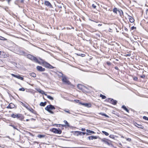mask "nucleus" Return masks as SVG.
I'll use <instances>...</instances> for the list:
<instances>
[{
    "label": "nucleus",
    "instance_id": "nucleus-1",
    "mask_svg": "<svg viewBox=\"0 0 148 148\" xmlns=\"http://www.w3.org/2000/svg\"><path fill=\"white\" fill-rule=\"evenodd\" d=\"M55 108L53 105H50L47 106L45 108V109L49 112L51 114H54V112L51 111L53 110H55Z\"/></svg>",
    "mask_w": 148,
    "mask_h": 148
},
{
    "label": "nucleus",
    "instance_id": "nucleus-2",
    "mask_svg": "<svg viewBox=\"0 0 148 148\" xmlns=\"http://www.w3.org/2000/svg\"><path fill=\"white\" fill-rule=\"evenodd\" d=\"M39 59L42 61V64H44L45 66L47 68H48L49 69H53L54 68V67H53L49 63H47V62L45 61L44 60L42 59L41 58H40Z\"/></svg>",
    "mask_w": 148,
    "mask_h": 148
},
{
    "label": "nucleus",
    "instance_id": "nucleus-3",
    "mask_svg": "<svg viewBox=\"0 0 148 148\" xmlns=\"http://www.w3.org/2000/svg\"><path fill=\"white\" fill-rule=\"evenodd\" d=\"M62 81L64 82L66 84H70V82L68 80L67 77L65 76H62Z\"/></svg>",
    "mask_w": 148,
    "mask_h": 148
},
{
    "label": "nucleus",
    "instance_id": "nucleus-4",
    "mask_svg": "<svg viewBox=\"0 0 148 148\" xmlns=\"http://www.w3.org/2000/svg\"><path fill=\"white\" fill-rule=\"evenodd\" d=\"M52 132L56 134H60L62 131L59 129L58 130L56 128H53L52 129Z\"/></svg>",
    "mask_w": 148,
    "mask_h": 148
},
{
    "label": "nucleus",
    "instance_id": "nucleus-5",
    "mask_svg": "<svg viewBox=\"0 0 148 148\" xmlns=\"http://www.w3.org/2000/svg\"><path fill=\"white\" fill-rule=\"evenodd\" d=\"M44 4L47 6L49 7L50 8H52V6L51 5V3L49 1H45L44 3Z\"/></svg>",
    "mask_w": 148,
    "mask_h": 148
},
{
    "label": "nucleus",
    "instance_id": "nucleus-6",
    "mask_svg": "<svg viewBox=\"0 0 148 148\" xmlns=\"http://www.w3.org/2000/svg\"><path fill=\"white\" fill-rule=\"evenodd\" d=\"M32 60L34 61L35 62L38 63L39 64H42V61H39L38 59L36 57L34 56L32 58Z\"/></svg>",
    "mask_w": 148,
    "mask_h": 148
},
{
    "label": "nucleus",
    "instance_id": "nucleus-7",
    "mask_svg": "<svg viewBox=\"0 0 148 148\" xmlns=\"http://www.w3.org/2000/svg\"><path fill=\"white\" fill-rule=\"evenodd\" d=\"M32 60L34 61L35 62L38 63L39 64H42V61H39L38 59L36 57L34 56L32 58Z\"/></svg>",
    "mask_w": 148,
    "mask_h": 148
},
{
    "label": "nucleus",
    "instance_id": "nucleus-8",
    "mask_svg": "<svg viewBox=\"0 0 148 148\" xmlns=\"http://www.w3.org/2000/svg\"><path fill=\"white\" fill-rule=\"evenodd\" d=\"M37 70L40 71H45V69L43 68L42 66H37L36 67Z\"/></svg>",
    "mask_w": 148,
    "mask_h": 148
},
{
    "label": "nucleus",
    "instance_id": "nucleus-9",
    "mask_svg": "<svg viewBox=\"0 0 148 148\" xmlns=\"http://www.w3.org/2000/svg\"><path fill=\"white\" fill-rule=\"evenodd\" d=\"M110 101L112 104L114 105H115L117 101L114 100L113 99H110Z\"/></svg>",
    "mask_w": 148,
    "mask_h": 148
},
{
    "label": "nucleus",
    "instance_id": "nucleus-10",
    "mask_svg": "<svg viewBox=\"0 0 148 148\" xmlns=\"http://www.w3.org/2000/svg\"><path fill=\"white\" fill-rule=\"evenodd\" d=\"M98 137H99V136H89L88 137V139L89 140H93V139H97Z\"/></svg>",
    "mask_w": 148,
    "mask_h": 148
},
{
    "label": "nucleus",
    "instance_id": "nucleus-11",
    "mask_svg": "<svg viewBox=\"0 0 148 148\" xmlns=\"http://www.w3.org/2000/svg\"><path fill=\"white\" fill-rule=\"evenodd\" d=\"M82 104L83 105H84V106L85 107H86L88 108H90L91 107V105L90 103H82Z\"/></svg>",
    "mask_w": 148,
    "mask_h": 148
},
{
    "label": "nucleus",
    "instance_id": "nucleus-12",
    "mask_svg": "<svg viewBox=\"0 0 148 148\" xmlns=\"http://www.w3.org/2000/svg\"><path fill=\"white\" fill-rule=\"evenodd\" d=\"M14 105L13 104L10 103L7 107V108H12L14 107Z\"/></svg>",
    "mask_w": 148,
    "mask_h": 148
},
{
    "label": "nucleus",
    "instance_id": "nucleus-13",
    "mask_svg": "<svg viewBox=\"0 0 148 148\" xmlns=\"http://www.w3.org/2000/svg\"><path fill=\"white\" fill-rule=\"evenodd\" d=\"M117 14H119L121 16H122V15L123 14L122 10L120 9H118Z\"/></svg>",
    "mask_w": 148,
    "mask_h": 148
},
{
    "label": "nucleus",
    "instance_id": "nucleus-14",
    "mask_svg": "<svg viewBox=\"0 0 148 148\" xmlns=\"http://www.w3.org/2000/svg\"><path fill=\"white\" fill-rule=\"evenodd\" d=\"M26 108L29 111H30L31 112H32V113H33L34 114L35 113V112H36L35 111L34 109H33L32 108H28L27 107H26Z\"/></svg>",
    "mask_w": 148,
    "mask_h": 148
},
{
    "label": "nucleus",
    "instance_id": "nucleus-15",
    "mask_svg": "<svg viewBox=\"0 0 148 148\" xmlns=\"http://www.w3.org/2000/svg\"><path fill=\"white\" fill-rule=\"evenodd\" d=\"M128 17H129V21L131 23H133L134 21V20L132 17L129 16H128Z\"/></svg>",
    "mask_w": 148,
    "mask_h": 148
},
{
    "label": "nucleus",
    "instance_id": "nucleus-16",
    "mask_svg": "<svg viewBox=\"0 0 148 148\" xmlns=\"http://www.w3.org/2000/svg\"><path fill=\"white\" fill-rule=\"evenodd\" d=\"M37 90L38 92L42 95L44 94L45 95V94H46L43 90L40 89H38Z\"/></svg>",
    "mask_w": 148,
    "mask_h": 148
},
{
    "label": "nucleus",
    "instance_id": "nucleus-17",
    "mask_svg": "<svg viewBox=\"0 0 148 148\" xmlns=\"http://www.w3.org/2000/svg\"><path fill=\"white\" fill-rule=\"evenodd\" d=\"M101 141L108 145H109V143L108 141V140L106 139H105V138L102 139H101Z\"/></svg>",
    "mask_w": 148,
    "mask_h": 148
},
{
    "label": "nucleus",
    "instance_id": "nucleus-18",
    "mask_svg": "<svg viewBox=\"0 0 148 148\" xmlns=\"http://www.w3.org/2000/svg\"><path fill=\"white\" fill-rule=\"evenodd\" d=\"M135 125L136 127H137L139 128H143L144 127L142 125H139L137 123Z\"/></svg>",
    "mask_w": 148,
    "mask_h": 148
},
{
    "label": "nucleus",
    "instance_id": "nucleus-19",
    "mask_svg": "<svg viewBox=\"0 0 148 148\" xmlns=\"http://www.w3.org/2000/svg\"><path fill=\"white\" fill-rule=\"evenodd\" d=\"M45 96H47V97L49 99L51 100H53V97H52L49 96V95H47L46 94H45Z\"/></svg>",
    "mask_w": 148,
    "mask_h": 148
},
{
    "label": "nucleus",
    "instance_id": "nucleus-20",
    "mask_svg": "<svg viewBox=\"0 0 148 148\" xmlns=\"http://www.w3.org/2000/svg\"><path fill=\"white\" fill-rule=\"evenodd\" d=\"M46 104L47 102H41L40 104V105L41 106H44L46 105Z\"/></svg>",
    "mask_w": 148,
    "mask_h": 148
},
{
    "label": "nucleus",
    "instance_id": "nucleus-21",
    "mask_svg": "<svg viewBox=\"0 0 148 148\" xmlns=\"http://www.w3.org/2000/svg\"><path fill=\"white\" fill-rule=\"evenodd\" d=\"M118 10V9L117 10L116 8H115L113 9V11L114 13L117 14Z\"/></svg>",
    "mask_w": 148,
    "mask_h": 148
},
{
    "label": "nucleus",
    "instance_id": "nucleus-22",
    "mask_svg": "<svg viewBox=\"0 0 148 148\" xmlns=\"http://www.w3.org/2000/svg\"><path fill=\"white\" fill-rule=\"evenodd\" d=\"M30 75L34 77H36V74L34 73H30Z\"/></svg>",
    "mask_w": 148,
    "mask_h": 148
},
{
    "label": "nucleus",
    "instance_id": "nucleus-23",
    "mask_svg": "<svg viewBox=\"0 0 148 148\" xmlns=\"http://www.w3.org/2000/svg\"><path fill=\"white\" fill-rule=\"evenodd\" d=\"M34 56L31 55L29 54L27 55V58L30 59L32 60Z\"/></svg>",
    "mask_w": 148,
    "mask_h": 148
},
{
    "label": "nucleus",
    "instance_id": "nucleus-24",
    "mask_svg": "<svg viewBox=\"0 0 148 148\" xmlns=\"http://www.w3.org/2000/svg\"><path fill=\"white\" fill-rule=\"evenodd\" d=\"M45 136V135H38L37 136V137L38 138H44Z\"/></svg>",
    "mask_w": 148,
    "mask_h": 148
},
{
    "label": "nucleus",
    "instance_id": "nucleus-25",
    "mask_svg": "<svg viewBox=\"0 0 148 148\" xmlns=\"http://www.w3.org/2000/svg\"><path fill=\"white\" fill-rule=\"evenodd\" d=\"M86 132L88 133H91L92 134H95V132L93 131L90 130H86Z\"/></svg>",
    "mask_w": 148,
    "mask_h": 148
},
{
    "label": "nucleus",
    "instance_id": "nucleus-26",
    "mask_svg": "<svg viewBox=\"0 0 148 148\" xmlns=\"http://www.w3.org/2000/svg\"><path fill=\"white\" fill-rule=\"evenodd\" d=\"M11 116L14 118L18 117V115L17 114H13L11 115Z\"/></svg>",
    "mask_w": 148,
    "mask_h": 148
},
{
    "label": "nucleus",
    "instance_id": "nucleus-27",
    "mask_svg": "<svg viewBox=\"0 0 148 148\" xmlns=\"http://www.w3.org/2000/svg\"><path fill=\"white\" fill-rule=\"evenodd\" d=\"M122 108H123L127 112H128L129 110H128L126 108V107L124 106H122Z\"/></svg>",
    "mask_w": 148,
    "mask_h": 148
},
{
    "label": "nucleus",
    "instance_id": "nucleus-28",
    "mask_svg": "<svg viewBox=\"0 0 148 148\" xmlns=\"http://www.w3.org/2000/svg\"><path fill=\"white\" fill-rule=\"evenodd\" d=\"M77 87L78 89L82 90V86L81 84H78L77 85Z\"/></svg>",
    "mask_w": 148,
    "mask_h": 148
},
{
    "label": "nucleus",
    "instance_id": "nucleus-29",
    "mask_svg": "<svg viewBox=\"0 0 148 148\" xmlns=\"http://www.w3.org/2000/svg\"><path fill=\"white\" fill-rule=\"evenodd\" d=\"M19 54L21 55H25L26 54L23 51H20L19 52Z\"/></svg>",
    "mask_w": 148,
    "mask_h": 148
},
{
    "label": "nucleus",
    "instance_id": "nucleus-30",
    "mask_svg": "<svg viewBox=\"0 0 148 148\" xmlns=\"http://www.w3.org/2000/svg\"><path fill=\"white\" fill-rule=\"evenodd\" d=\"M64 122L65 123V125H64V126L66 125V126H69V124L66 121L64 120Z\"/></svg>",
    "mask_w": 148,
    "mask_h": 148
},
{
    "label": "nucleus",
    "instance_id": "nucleus-31",
    "mask_svg": "<svg viewBox=\"0 0 148 148\" xmlns=\"http://www.w3.org/2000/svg\"><path fill=\"white\" fill-rule=\"evenodd\" d=\"M148 9H147L146 10V14L145 15L144 17L146 19H147L148 18V16L147 15V11Z\"/></svg>",
    "mask_w": 148,
    "mask_h": 148
},
{
    "label": "nucleus",
    "instance_id": "nucleus-32",
    "mask_svg": "<svg viewBox=\"0 0 148 148\" xmlns=\"http://www.w3.org/2000/svg\"><path fill=\"white\" fill-rule=\"evenodd\" d=\"M102 132L103 134H104L105 135H106V136H108L109 135V134L108 132H107L105 131H102Z\"/></svg>",
    "mask_w": 148,
    "mask_h": 148
},
{
    "label": "nucleus",
    "instance_id": "nucleus-33",
    "mask_svg": "<svg viewBox=\"0 0 148 148\" xmlns=\"http://www.w3.org/2000/svg\"><path fill=\"white\" fill-rule=\"evenodd\" d=\"M100 97H101L103 99H105L106 98V97L104 95H103L102 94L100 95Z\"/></svg>",
    "mask_w": 148,
    "mask_h": 148
},
{
    "label": "nucleus",
    "instance_id": "nucleus-34",
    "mask_svg": "<svg viewBox=\"0 0 148 148\" xmlns=\"http://www.w3.org/2000/svg\"><path fill=\"white\" fill-rule=\"evenodd\" d=\"M11 75L12 76H13L14 77H15L17 78H18V76H19V75H14L13 74H12Z\"/></svg>",
    "mask_w": 148,
    "mask_h": 148
},
{
    "label": "nucleus",
    "instance_id": "nucleus-35",
    "mask_svg": "<svg viewBox=\"0 0 148 148\" xmlns=\"http://www.w3.org/2000/svg\"><path fill=\"white\" fill-rule=\"evenodd\" d=\"M109 137L112 138L114 139L115 138L114 136L113 135H110Z\"/></svg>",
    "mask_w": 148,
    "mask_h": 148
},
{
    "label": "nucleus",
    "instance_id": "nucleus-36",
    "mask_svg": "<svg viewBox=\"0 0 148 148\" xmlns=\"http://www.w3.org/2000/svg\"><path fill=\"white\" fill-rule=\"evenodd\" d=\"M18 79H21V80H23V77H21L20 75H19V76H18Z\"/></svg>",
    "mask_w": 148,
    "mask_h": 148
},
{
    "label": "nucleus",
    "instance_id": "nucleus-37",
    "mask_svg": "<svg viewBox=\"0 0 148 148\" xmlns=\"http://www.w3.org/2000/svg\"><path fill=\"white\" fill-rule=\"evenodd\" d=\"M143 119H144L145 120H148V118L146 116H143Z\"/></svg>",
    "mask_w": 148,
    "mask_h": 148
},
{
    "label": "nucleus",
    "instance_id": "nucleus-38",
    "mask_svg": "<svg viewBox=\"0 0 148 148\" xmlns=\"http://www.w3.org/2000/svg\"><path fill=\"white\" fill-rule=\"evenodd\" d=\"M19 90L20 91H24L25 89L23 88H22L19 89Z\"/></svg>",
    "mask_w": 148,
    "mask_h": 148
},
{
    "label": "nucleus",
    "instance_id": "nucleus-39",
    "mask_svg": "<svg viewBox=\"0 0 148 148\" xmlns=\"http://www.w3.org/2000/svg\"><path fill=\"white\" fill-rule=\"evenodd\" d=\"M92 7L94 9H96V6L94 4H92Z\"/></svg>",
    "mask_w": 148,
    "mask_h": 148
},
{
    "label": "nucleus",
    "instance_id": "nucleus-40",
    "mask_svg": "<svg viewBox=\"0 0 148 148\" xmlns=\"http://www.w3.org/2000/svg\"><path fill=\"white\" fill-rule=\"evenodd\" d=\"M133 79L135 81H137L138 79V78L136 77H134Z\"/></svg>",
    "mask_w": 148,
    "mask_h": 148
},
{
    "label": "nucleus",
    "instance_id": "nucleus-41",
    "mask_svg": "<svg viewBox=\"0 0 148 148\" xmlns=\"http://www.w3.org/2000/svg\"><path fill=\"white\" fill-rule=\"evenodd\" d=\"M57 7H58L59 8V9H60V8L61 9V8H62V5H61L60 4V5H57Z\"/></svg>",
    "mask_w": 148,
    "mask_h": 148
},
{
    "label": "nucleus",
    "instance_id": "nucleus-42",
    "mask_svg": "<svg viewBox=\"0 0 148 148\" xmlns=\"http://www.w3.org/2000/svg\"><path fill=\"white\" fill-rule=\"evenodd\" d=\"M79 132H79V131H76V132H75V133H76V134L77 136H78L79 135V133H78Z\"/></svg>",
    "mask_w": 148,
    "mask_h": 148
},
{
    "label": "nucleus",
    "instance_id": "nucleus-43",
    "mask_svg": "<svg viewBox=\"0 0 148 148\" xmlns=\"http://www.w3.org/2000/svg\"><path fill=\"white\" fill-rule=\"evenodd\" d=\"M6 1L8 2V3L9 4L10 2L12 1V0H6Z\"/></svg>",
    "mask_w": 148,
    "mask_h": 148
},
{
    "label": "nucleus",
    "instance_id": "nucleus-44",
    "mask_svg": "<svg viewBox=\"0 0 148 148\" xmlns=\"http://www.w3.org/2000/svg\"><path fill=\"white\" fill-rule=\"evenodd\" d=\"M64 110L67 113H68L69 114H71V113L69 111L66 110V109Z\"/></svg>",
    "mask_w": 148,
    "mask_h": 148
},
{
    "label": "nucleus",
    "instance_id": "nucleus-45",
    "mask_svg": "<svg viewBox=\"0 0 148 148\" xmlns=\"http://www.w3.org/2000/svg\"><path fill=\"white\" fill-rule=\"evenodd\" d=\"M1 38H0V39L1 40H5V38L3 37H0Z\"/></svg>",
    "mask_w": 148,
    "mask_h": 148
},
{
    "label": "nucleus",
    "instance_id": "nucleus-46",
    "mask_svg": "<svg viewBox=\"0 0 148 148\" xmlns=\"http://www.w3.org/2000/svg\"><path fill=\"white\" fill-rule=\"evenodd\" d=\"M11 126H12V127H13L14 129H16V130H17V129L16 128V127H15L14 125H11Z\"/></svg>",
    "mask_w": 148,
    "mask_h": 148
},
{
    "label": "nucleus",
    "instance_id": "nucleus-47",
    "mask_svg": "<svg viewBox=\"0 0 148 148\" xmlns=\"http://www.w3.org/2000/svg\"><path fill=\"white\" fill-rule=\"evenodd\" d=\"M145 77V75H142L140 76V77L142 78H144Z\"/></svg>",
    "mask_w": 148,
    "mask_h": 148
},
{
    "label": "nucleus",
    "instance_id": "nucleus-48",
    "mask_svg": "<svg viewBox=\"0 0 148 148\" xmlns=\"http://www.w3.org/2000/svg\"><path fill=\"white\" fill-rule=\"evenodd\" d=\"M130 55H131V54L130 53H129V54H126V56H130Z\"/></svg>",
    "mask_w": 148,
    "mask_h": 148
},
{
    "label": "nucleus",
    "instance_id": "nucleus-49",
    "mask_svg": "<svg viewBox=\"0 0 148 148\" xmlns=\"http://www.w3.org/2000/svg\"><path fill=\"white\" fill-rule=\"evenodd\" d=\"M127 140L128 141H131V139L130 138H127Z\"/></svg>",
    "mask_w": 148,
    "mask_h": 148
},
{
    "label": "nucleus",
    "instance_id": "nucleus-50",
    "mask_svg": "<svg viewBox=\"0 0 148 148\" xmlns=\"http://www.w3.org/2000/svg\"><path fill=\"white\" fill-rule=\"evenodd\" d=\"M103 115V116H108L107 115H106V114H102Z\"/></svg>",
    "mask_w": 148,
    "mask_h": 148
},
{
    "label": "nucleus",
    "instance_id": "nucleus-51",
    "mask_svg": "<svg viewBox=\"0 0 148 148\" xmlns=\"http://www.w3.org/2000/svg\"><path fill=\"white\" fill-rule=\"evenodd\" d=\"M78 133H79V135H82V132H79Z\"/></svg>",
    "mask_w": 148,
    "mask_h": 148
},
{
    "label": "nucleus",
    "instance_id": "nucleus-52",
    "mask_svg": "<svg viewBox=\"0 0 148 148\" xmlns=\"http://www.w3.org/2000/svg\"><path fill=\"white\" fill-rule=\"evenodd\" d=\"M81 130L82 131H84V130H85V128H82V129H81Z\"/></svg>",
    "mask_w": 148,
    "mask_h": 148
},
{
    "label": "nucleus",
    "instance_id": "nucleus-53",
    "mask_svg": "<svg viewBox=\"0 0 148 148\" xmlns=\"http://www.w3.org/2000/svg\"><path fill=\"white\" fill-rule=\"evenodd\" d=\"M107 63L108 64H110V63L109 62H107Z\"/></svg>",
    "mask_w": 148,
    "mask_h": 148
},
{
    "label": "nucleus",
    "instance_id": "nucleus-54",
    "mask_svg": "<svg viewBox=\"0 0 148 148\" xmlns=\"http://www.w3.org/2000/svg\"><path fill=\"white\" fill-rule=\"evenodd\" d=\"M115 69H117V70L118 69V67H115Z\"/></svg>",
    "mask_w": 148,
    "mask_h": 148
},
{
    "label": "nucleus",
    "instance_id": "nucleus-55",
    "mask_svg": "<svg viewBox=\"0 0 148 148\" xmlns=\"http://www.w3.org/2000/svg\"><path fill=\"white\" fill-rule=\"evenodd\" d=\"M82 133L83 134V135H84L86 133L85 132H82Z\"/></svg>",
    "mask_w": 148,
    "mask_h": 148
},
{
    "label": "nucleus",
    "instance_id": "nucleus-56",
    "mask_svg": "<svg viewBox=\"0 0 148 148\" xmlns=\"http://www.w3.org/2000/svg\"><path fill=\"white\" fill-rule=\"evenodd\" d=\"M124 29L126 31H127V28H124Z\"/></svg>",
    "mask_w": 148,
    "mask_h": 148
},
{
    "label": "nucleus",
    "instance_id": "nucleus-57",
    "mask_svg": "<svg viewBox=\"0 0 148 148\" xmlns=\"http://www.w3.org/2000/svg\"><path fill=\"white\" fill-rule=\"evenodd\" d=\"M5 137L8 138H10V137L9 136Z\"/></svg>",
    "mask_w": 148,
    "mask_h": 148
},
{
    "label": "nucleus",
    "instance_id": "nucleus-58",
    "mask_svg": "<svg viewBox=\"0 0 148 148\" xmlns=\"http://www.w3.org/2000/svg\"><path fill=\"white\" fill-rule=\"evenodd\" d=\"M23 1H24L23 0H21V3H23Z\"/></svg>",
    "mask_w": 148,
    "mask_h": 148
},
{
    "label": "nucleus",
    "instance_id": "nucleus-59",
    "mask_svg": "<svg viewBox=\"0 0 148 148\" xmlns=\"http://www.w3.org/2000/svg\"><path fill=\"white\" fill-rule=\"evenodd\" d=\"M29 121V119H27L26 120V121Z\"/></svg>",
    "mask_w": 148,
    "mask_h": 148
},
{
    "label": "nucleus",
    "instance_id": "nucleus-60",
    "mask_svg": "<svg viewBox=\"0 0 148 148\" xmlns=\"http://www.w3.org/2000/svg\"><path fill=\"white\" fill-rule=\"evenodd\" d=\"M131 28H136V27H134V26H132Z\"/></svg>",
    "mask_w": 148,
    "mask_h": 148
},
{
    "label": "nucleus",
    "instance_id": "nucleus-61",
    "mask_svg": "<svg viewBox=\"0 0 148 148\" xmlns=\"http://www.w3.org/2000/svg\"><path fill=\"white\" fill-rule=\"evenodd\" d=\"M86 135H89V134H88L87 133H86Z\"/></svg>",
    "mask_w": 148,
    "mask_h": 148
},
{
    "label": "nucleus",
    "instance_id": "nucleus-62",
    "mask_svg": "<svg viewBox=\"0 0 148 148\" xmlns=\"http://www.w3.org/2000/svg\"><path fill=\"white\" fill-rule=\"evenodd\" d=\"M31 120H35V119H34L33 118H32L31 119Z\"/></svg>",
    "mask_w": 148,
    "mask_h": 148
},
{
    "label": "nucleus",
    "instance_id": "nucleus-63",
    "mask_svg": "<svg viewBox=\"0 0 148 148\" xmlns=\"http://www.w3.org/2000/svg\"><path fill=\"white\" fill-rule=\"evenodd\" d=\"M101 24H99V25H98L99 26H101Z\"/></svg>",
    "mask_w": 148,
    "mask_h": 148
},
{
    "label": "nucleus",
    "instance_id": "nucleus-64",
    "mask_svg": "<svg viewBox=\"0 0 148 148\" xmlns=\"http://www.w3.org/2000/svg\"><path fill=\"white\" fill-rule=\"evenodd\" d=\"M127 148H131L130 147H127Z\"/></svg>",
    "mask_w": 148,
    "mask_h": 148
}]
</instances>
